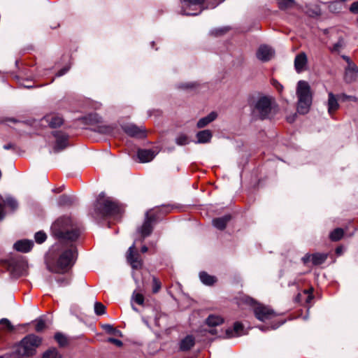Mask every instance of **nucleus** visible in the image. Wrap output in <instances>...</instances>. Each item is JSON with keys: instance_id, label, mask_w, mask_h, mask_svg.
<instances>
[{"instance_id": "obj_15", "label": "nucleus", "mask_w": 358, "mask_h": 358, "mask_svg": "<svg viewBox=\"0 0 358 358\" xmlns=\"http://www.w3.org/2000/svg\"><path fill=\"white\" fill-rule=\"evenodd\" d=\"M43 120L49 124L50 127L55 128L59 127L63 123L62 117L58 114H49L44 117Z\"/></svg>"}, {"instance_id": "obj_17", "label": "nucleus", "mask_w": 358, "mask_h": 358, "mask_svg": "<svg viewBox=\"0 0 358 358\" xmlns=\"http://www.w3.org/2000/svg\"><path fill=\"white\" fill-rule=\"evenodd\" d=\"M327 107L330 115H332L339 108L338 99L332 92L328 94Z\"/></svg>"}, {"instance_id": "obj_13", "label": "nucleus", "mask_w": 358, "mask_h": 358, "mask_svg": "<svg viewBox=\"0 0 358 358\" xmlns=\"http://www.w3.org/2000/svg\"><path fill=\"white\" fill-rule=\"evenodd\" d=\"M308 63V58L305 52L298 54L294 59V68L297 73L306 70Z\"/></svg>"}, {"instance_id": "obj_44", "label": "nucleus", "mask_w": 358, "mask_h": 358, "mask_svg": "<svg viewBox=\"0 0 358 358\" xmlns=\"http://www.w3.org/2000/svg\"><path fill=\"white\" fill-rule=\"evenodd\" d=\"M108 341L109 343L115 344V345H117L118 347H121L122 345V344H123L122 342L120 340H118V339H116V338H109L108 339Z\"/></svg>"}, {"instance_id": "obj_28", "label": "nucleus", "mask_w": 358, "mask_h": 358, "mask_svg": "<svg viewBox=\"0 0 358 358\" xmlns=\"http://www.w3.org/2000/svg\"><path fill=\"white\" fill-rule=\"evenodd\" d=\"M343 230L341 228L334 229L329 235L330 239L333 241L340 240L343 236Z\"/></svg>"}, {"instance_id": "obj_52", "label": "nucleus", "mask_w": 358, "mask_h": 358, "mask_svg": "<svg viewBox=\"0 0 358 358\" xmlns=\"http://www.w3.org/2000/svg\"><path fill=\"white\" fill-rule=\"evenodd\" d=\"M343 247H341V246L338 247V248L336 249V253L338 255H341L343 253Z\"/></svg>"}, {"instance_id": "obj_35", "label": "nucleus", "mask_w": 358, "mask_h": 358, "mask_svg": "<svg viewBox=\"0 0 358 358\" xmlns=\"http://www.w3.org/2000/svg\"><path fill=\"white\" fill-rule=\"evenodd\" d=\"M34 238L36 243H42L46 240L47 236L43 231H38L35 234Z\"/></svg>"}, {"instance_id": "obj_42", "label": "nucleus", "mask_w": 358, "mask_h": 358, "mask_svg": "<svg viewBox=\"0 0 358 358\" xmlns=\"http://www.w3.org/2000/svg\"><path fill=\"white\" fill-rule=\"evenodd\" d=\"M45 327V322L43 320H38L36 324V331L39 332L44 329Z\"/></svg>"}, {"instance_id": "obj_9", "label": "nucleus", "mask_w": 358, "mask_h": 358, "mask_svg": "<svg viewBox=\"0 0 358 358\" xmlns=\"http://www.w3.org/2000/svg\"><path fill=\"white\" fill-rule=\"evenodd\" d=\"M126 257L132 268L139 269L142 267L143 259L138 251L136 250L135 243L129 248Z\"/></svg>"}, {"instance_id": "obj_51", "label": "nucleus", "mask_w": 358, "mask_h": 358, "mask_svg": "<svg viewBox=\"0 0 358 358\" xmlns=\"http://www.w3.org/2000/svg\"><path fill=\"white\" fill-rule=\"evenodd\" d=\"M67 71H68V69L64 68V69H63L60 70V71L57 73V76H63L64 74H65V73H66V72Z\"/></svg>"}, {"instance_id": "obj_36", "label": "nucleus", "mask_w": 358, "mask_h": 358, "mask_svg": "<svg viewBox=\"0 0 358 358\" xmlns=\"http://www.w3.org/2000/svg\"><path fill=\"white\" fill-rule=\"evenodd\" d=\"M102 327L108 334H111L115 335V334H117L120 333L118 330H116L115 329H114L112 325L108 324H103L102 326Z\"/></svg>"}, {"instance_id": "obj_7", "label": "nucleus", "mask_w": 358, "mask_h": 358, "mask_svg": "<svg viewBox=\"0 0 358 358\" xmlns=\"http://www.w3.org/2000/svg\"><path fill=\"white\" fill-rule=\"evenodd\" d=\"M41 343L40 337L34 334H29L21 341L17 352L22 356L32 355Z\"/></svg>"}, {"instance_id": "obj_10", "label": "nucleus", "mask_w": 358, "mask_h": 358, "mask_svg": "<svg viewBox=\"0 0 358 358\" xmlns=\"http://www.w3.org/2000/svg\"><path fill=\"white\" fill-rule=\"evenodd\" d=\"M257 57L262 62H268L271 60L275 55L273 49L268 45H261L257 51Z\"/></svg>"}, {"instance_id": "obj_11", "label": "nucleus", "mask_w": 358, "mask_h": 358, "mask_svg": "<svg viewBox=\"0 0 358 358\" xmlns=\"http://www.w3.org/2000/svg\"><path fill=\"white\" fill-rule=\"evenodd\" d=\"M155 220V217L150 215V213H146V218L139 229V232L141 234L143 238L148 236L152 231V222Z\"/></svg>"}, {"instance_id": "obj_56", "label": "nucleus", "mask_w": 358, "mask_h": 358, "mask_svg": "<svg viewBox=\"0 0 358 358\" xmlns=\"http://www.w3.org/2000/svg\"><path fill=\"white\" fill-rule=\"evenodd\" d=\"M67 199V197H66L64 196H62L61 199H60V202L62 203H65L66 201H64V199Z\"/></svg>"}, {"instance_id": "obj_38", "label": "nucleus", "mask_w": 358, "mask_h": 358, "mask_svg": "<svg viewBox=\"0 0 358 358\" xmlns=\"http://www.w3.org/2000/svg\"><path fill=\"white\" fill-rule=\"evenodd\" d=\"M133 299L138 305H143V301H144L143 296L141 294H139V293H134V295H133Z\"/></svg>"}, {"instance_id": "obj_22", "label": "nucleus", "mask_w": 358, "mask_h": 358, "mask_svg": "<svg viewBox=\"0 0 358 358\" xmlns=\"http://www.w3.org/2000/svg\"><path fill=\"white\" fill-rule=\"evenodd\" d=\"M197 143H206L210 141L212 133L210 130H203L197 133Z\"/></svg>"}, {"instance_id": "obj_46", "label": "nucleus", "mask_w": 358, "mask_h": 358, "mask_svg": "<svg viewBox=\"0 0 358 358\" xmlns=\"http://www.w3.org/2000/svg\"><path fill=\"white\" fill-rule=\"evenodd\" d=\"M340 98L342 101H345V100L355 101L356 100V98L355 96H348L346 94L341 95Z\"/></svg>"}, {"instance_id": "obj_49", "label": "nucleus", "mask_w": 358, "mask_h": 358, "mask_svg": "<svg viewBox=\"0 0 358 358\" xmlns=\"http://www.w3.org/2000/svg\"><path fill=\"white\" fill-rule=\"evenodd\" d=\"M5 216L4 210H3V204L0 203V220H1Z\"/></svg>"}, {"instance_id": "obj_2", "label": "nucleus", "mask_w": 358, "mask_h": 358, "mask_svg": "<svg viewBox=\"0 0 358 358\" xmlns=\"http://www.w3.org/2000/svg\"><path fill=\"white\" fill-rule=\"evenodd\" d=\"M124 210L122 206L113 201L109 197H106L103 193H101L94 205L93 216L96 219L104 218L106 217H119Z\"/></svg>"}, {"instance_id": "obj_34", "label": "nucleus", "mask_w": 358, "mask_h": 358, "mask_svg": "<svg viewBox=\"0 0 358 358\" xmlns=\"http://www.w3.org/2000/svg\"><path fill=\"white\" fill-rule=\"evenodd\" d=\"M176 142L179 145H187L189 143L188 137L185 134H180L176 138Z\"/></svg>"}, {"instance_id": "obj_50", "label": "nucleus", "mask_w": 358, "mask_h": 358, "mask_svg": "<svg viewBox=\"0 0 358 358\" xmlns=\"http://www.w3.org/2000/svg\"><path fill=\"white\" fill-rule=\"evenodd\" d=\"M341 57L348 63V66H350V64H354L348 56L342 55Z\"/></svg>"}, {"instance_id": "obj_19", "label": "nucleus", "mask_w": 358, "mask_h": 358, "mask_svg": "<svg viewBox=\"0 0 358 358\" xmlns=\"http://www.w3.org/2000/svg\"><path fill=\"white\" fill-rule=\"evenodd\" d=\"M124 131L131 136L143 137L144 136V131L135 125H127L124 127Z\"/></svg>"}, {"instance_id": "obj_59", "label": "nucleus", "mask_w": 358, "mask_h": 358, "mask_svg": "<svg viewBox=\"0 0 358 358\" xmlns=\"http://www.w3.org/2000/svg\"><path fill=\"white\" fill-rule=\"evenodd\" d=\"M357 22H358V18H357Z\"/></svg>"}, {"instance_id": "obj_4", "label": "nucleus", "mask_w": 358, "mask_h": 358, "mask_svg": "<svg viewBox=\"0 0 358 358\" xmlns=\"http://www.w3.org/2000/svg\"><path fill=\"white\" fill-rule=\"evenodd\" d=\"M275 106V100L273 96H259L253 101L252 113L262 120L270 118Z\"/></svg>"}, {"instance_id": "obj_57", "label": "nucleus", "mask_w": 358, "mask_h": 358, "mask_svg": "<svg viewBox=\"0 0 358 358\" xmlns=\"http://www.w3.org/2000/svg\"><path fill=\"white\" fill-rule=\"evenodd\" d=\"M312 296H310V295L308 296V300L311 299Z\"/></svg>"}, {"instance_id": "obj_54", "label": "nucleus", "mask_w": 358, "mask_h": 358, "mask_svg": "<svg viewBox=\"0 0 358 358\" xmlns=\"http://www.w3.org/2000/svg\"><path fill=\"white\" fill-rule=\"evenodd\" d=\"M194 87V84L193 83H187L185 85H183L181 86L182 88H191V87Z\"/></svg>"}, {"instance_id": "obj_43", "label": "nucleus", "mask_w": 358, "mask_h": 358, "mask_svg": "<svg viewBox=\"0 0 358 358\" xmlns=\"http://www.w3.org/2000/svg\"><path fill=\"white\" fill-rule=\"evenodd\" d=\"M0 324L5 325L6 328L10 331H12L13 329V327L12 326V324H10V321L8 319H1L0 320Z\"/></svg>"}, {"instance_id": "obj_37", "label": "nucleus", "mask_w": 358, "mask_h": 358, "mask_svg": "<svg viewBox=\"0 0 358 358\" xmlns=\"http://www.w3.org/2000/svg\"><path fill=\"white\" fill-rule=\"evenodd\" d=\"M161 282L156 278L152 279V292L157 293L161 289Z\"/></svg>"}, {"instance_id": "obj_25", "label": "nucleus", "mask_w": 358, "mask_h": 358, "mask_svg": "<svg viewBox=\"0 0 358 358\" xmlns=\"http://www.w3.org/2000/svg\"><path fill=\"white\" fill-rule=\"evenodd\" d=\"M199 278L201 281L206 285H211L215 282V278L208 275L206 272H201L199 273Z\"/></svg>"}, {"instance_id": "obj_60", "label": "nucleus", "mask_w": 358, "mask_h": 358, "mask_svg": "<svg viewBox=\"0 0 358 358\" xmlns=\"http://www.w3.org/2000/svg\"><path fill=\"white\" fill-rule=\"evenodd\" d=\"M0 358H2V357H0Z\"/></svg>"}, {"instance_id": "obj_58", "label": "nucleus", "mask_w": 358, "mask_h": 358, "mask_svg": "<svg viewBox=\"0 0 358 358\" xmlns=\"http://www.w3.org/2000/svg\"><path fill=\"white\" fill-rule=\"evenodd\" d=\"M304 292H305V293H306V294H308V293H309V292H308V291H306H306H304Z\"/></svg>"}, {"instance_id": "obj_30", "label": "nucleus", "mask_w": 358, "mask_h": 358, "mask_svg": "<svg viewBox=\"0 0 358 358\" xmlns=\"http://www.w3.org/2000/svg\"><path fill=\"white\" fill-rule=\"evenodd\" d=\"M278 7L282 9L285 10L287 8H289L292 7L294 4L293 0H276Z\"/></svg>"}, {"instance_id": "obj_1", "label": "nucleus", "mask_w": 358, "mask_h": 358, "mask_svg": "<svg viewBox=\"0 0 358 358\" xmlns=\"http://www.w3.org/2000/svg\"><path fill=\"white\" fill-rule=\"evenodd\" d=\"M76 258V249L73 245L62 250L58 257L55 259H46L48 268L58 273L67 272L74 264Z\"/></svg>"}, {"instance_id": "obj_8", "label": "nucleus", "mask_w": 358, "mask_h": 358, "mask_svg": "<svg viewBox=\"0 0 358 358\" xmlns=\"http://www.w3.org/2000/svg\"><path fill=\"white\" fill-rule=\"evenodd\" d=\"M204 0H182L181 13L186 15H195L202 10Z\"/></svg>"}, {"instance_id": "obj_48", "label": "nucleus", "mask_w": 358, "mask_h": 358, "mask_svg": "<svg viewBox=\"0 0 358 358\" xmlns=\"http://www.w3.org/2000/svg\"><path fill=\"white\" fill-rule=\"evenodd\" d=\"M340 3L338 1H334L332 3H331L330 6H329V8L331 10H336L338 8V6H339Z\"/></svg>"}, {"instance_id": "obj_6", "label": "nucleus", "mask_w": 358, "mask_h": 358, "mask_svg": "<svg viewBox=\"0 0 358 358\" xmlns=\"http://www.w3.org/2000/svg\"><path fill=\"white\" fill-rule=\"evenodd\" d=\"M243 304L249 305L253 308L255 317L259 320L265 321L275 316V312L269 307L257 303L253 299L248 296H244L240 299L238 305L242 306Z\"/></svg>"}, {"instance_id": "obj_55", "label": "nucleus", "mask_w": 358, "mask_h": 358, "mask_svg": "<svg viewBox=\"0 0 358 358\" xmlns=\"http://www.w3.org/2000/svg\"><path fill=\"white\" fill-rule=\"evenodd\" d=\"M148 250V247H147V246H145V245H143V246L141 248V252H143V253L146 252Z\"/></svg>"}, {"instance_id": "obj_23", "label": "nucleus", "mask_w": 358, "mask_h": 358, "mask_svg": "<svg viewBox=\"0 0 358 358\" xmlns=\"http://www.w3.org/2000/svg\"><path fill=\"white\" fill-rule=\"evenodd\" d=\"M194 345V339L192 336H187L180 342V348L182 351L189 350Z\"/></svg>"}, {"instance_id": "obj_21", "label": "nucleus", "mask_w": 358, "mask_h": 358, "mask_svg": "<svg viewBox=\"0 0 358 358\" xmlns=\"http://www.w3.org/2000/svg\"><path fill=\"white\" fill-rule=\"evenodd\" d=\"M231 220V216L227 215L222 217L215 218L213 220V224L218 229L222 230L225 228L227 222Z\"/></svg>"}, {"instance_id": "obj_33", "label": "nucleus", "mask_w": 358, "mask_h": 358, "mask_svg": "<svg viewBox=\"0 0 358 358\" xmlns=\"http://www.w3.org/2000/svg\"><path fill=\"white\" fill-rule=\"evenodd\" d=\"M106 306L100 302H96L94 304V312L97 315H101L105 313Z\"/></svg>"}, {"instance_id": "obj_47", "label": "nucleus", "mask_w": 358, "mask_h": 358, "mask_svg": "<svg viewBox=\"0 0 358 358\" xmlns=\"http://www.w3.org/2000/svg\"><path fill=\"white\" fill-rule=\"evenodd\" d=\"M312 261V255L306 254L303 258L302 261L304 264H307L310 261Z\"/></svg>"}, {"instance_id": "obj_12", "label": "nucleus", "mask_w": 358, "mask_h": 358, "mask_svg": "<svg viewBox=\"0 0 358 358\" xmlns=\"http://www.w3.org/2000/svg\"><path fill=\"white\" fill-rule=\"evenodd\" d=\"M54 136L56 138V143L54 147V150L56 152H59L68 145V136L62 131H55L53 133Z\"/></svg>"}, {"instance_id": "obj_26", "label": "nucleus", "mask_w": 358, "mask_h": 358, "mask_svg": "<svg viewBox=\"0 0 358 358\" xmlns=\"http://www.w3.org/2000/svg\"><path fill=\"white\" fill-rule=\"evenodd\" d=\"M327 255L323 253H315L312 255V262L314 265H320L324 262Z\"/></svg>"}, {"instance_id": "obj_20", "label": "nucleus", "mask_w": 358, "mask_h": 358, "mask_svg": "<svg viewBox=\"0 0 358 358\" xmlns=\"http://www.w3.org/2000/svg\"><path fill=\"white\" fill-rule=\"evenodd\" d=\"M217 117V114L216 112H211L207 116L201 118L197 122L198 128H203L207 126L208 124L214 121Z\"/></svg>"}, {"instance_id": "obj_53", "label": "nucleus", "mask_w": 358, "mask_h": 358, "mask_svg": "<svg viewBox=\"0 0 358 358\" xmlns=\"http://www.w3.org/2000/svg\"><path fill=\"white\" fill-rule=\"evenodd\" d=\"M58 282L61 283V285H67L69 283V281L67 280H65L64 278L59 279Z\"/></svg>"}, {"instance_id": "obj_31", "label": "nucleus", "mask_w": 358, "mask_h": 358, "mask_svg": "<svg viewBox=\"0 0 358 358\" xmlns=\"http://www.w3.org/2000/svg\"><path fill=\"white\" fill-rule=\"evenodd\" d=\"M55 339L61 347H64L68 343L67 338L61 333H57L55 335Z\"/></svg>"}, {"instance_id": "obj_45", "label": "nucleus", "mask_w": 358, "mask_h": 358, "mask_svg": "<svg viewBox=\"0 0 358 358\" xmlns=\"http://www.w3.org/2000/svg\"><path fill=\"white\" fill-rule=\"evenodd\" d=\"M350 10L353 13H358V1H355L351 4Z\"/></svg>"}, {"instance_id": "obj_29", "label": "nucleus", "mask_w": 358, "mask_h": 358, "mask_svg": "<svg viewBox=\"0 0 358 358\" xmlns=\"http://www.w3.org/2000/svg\"><path fill=\"white\" fill-rule=\"evenodd\" d=\"M42 358H62V356L55 348H51L44 352Z\"/></svg>"}, {"instance_id": "obj_3", "label": "nucleus", "mask_w": 358, "mask_h": 358, "mask_svg": "<svg viewBox=\"0 0 358 358\" xmlns=\"http://www.w3.org/2000/svg\"><path fill=\"white\" fill-rule=\"evenodd\" d=\"M52 232L59 238L75 241L79 236L76 223L69 217L59 218L52 226Z\"/></svg>"}, {"instance_id": "obj_24", "label": "nucleus", "mask_w": 358, "mask_h": 358, "mask_svg": "<svg viewBox=\"0 0 358 358\" xmlns=\"http://www.w3.org/2000/svg\"><path fill=\"white\" fill-rule=\"evenodd\" d=\"M224 320L222 317L216 315H210L206 319V323L208 326L215 327L222 324Z\"/></svg>"}, {"instance_id": "obj_32", "label": "nucleus", "mask_w": 358, "mask_h": 358, "mask_svg": "<svg viewBox=\"0 0 358 358\" xmlns=\"http://www.w3.org/2000/svg\"><path fill=\"white\" fill-rule=\"evenodd\" d=\"M3 203L10 207L12 210H15L18 206L17 202L12 197H7L3 200Z\"/></svg>"}, {"instance_id": "obj_40", "label": "nucleus", "mask_w": 358, "mask_h": 358, "mask_svg": "<svg viewBox=\"0 0 358 358\" xmlns=\"http://www.w3.org/2000/svg\"><path fill=\"white\" fill-rule=\"evenodd\" d=\"M243 324L240 322H236L234 325V330L237 336H240L243 331Z\"/></svg>"}, {"instance_id": "obj_39", "label": "nucleus", "mask_w": 358, "mask_h": 358, "mask_svg": "<svg viewBox=\"0 0 358 358\" xmlns=\"http://www.w3.org/2000/svg\"><path fill=\"white\" fill-rule=\"evenodd\" d=\"M271 85L276 89L279 94H282L283 86L275 79L271 80Z\"/></svg>"}, {"instance_id": "obj_14", "label": "nucleus", "mask_w": 358, "mask_h": 358, "mask_svg": "<svg viewBox=\"0 0 358 358\" xmlns=\"http://www.w3.org/2000/svg\"><path fill=\"white\" fill-rule=\"evenodd\" d=\"M358 78V67L355 64L347 66L345 72V80L348 83H352Z\"/></svg>"}, {"instance_id": "obj_41", "label": "nucleus", "mask_w": 358, "mask_h": 358, "mask_svg": "<svg viewBox=\"0 0 358 358\" xmlns=\"http://www.w3.org/2000/svg\"><path fill=\"white\" fill-rule=\"evenodd\" d=\"M227 30L228 29L227 27L215 29L211 31V34L217 36L223 34L224 33L227 32Z\"/></svg>"}, {"instance_id": "obj_5", "label": "nucleus", "mask_w": 358, "mask_h": 358, "mask_svg": "<svg viewBox=\"0 0 358 358\" xmlns=\"http://www.w3.org/2000/svg\"><path fill=\"white\" fill-rule=\"evenodd\" d=\"M296 94L297 96L298 113L303 115L308 113L313 101V94L308 82L304 80L299 81Z\"/></svg>"}, {"instance_id": "obj_27", "label": "nucleus", "mask_w": 358, "mask_h": 358, "mask_svg": "<svg viewBox=\"0 0 358 358\" xmlns=\"http://www.w3.org/2000/svg\"><path fill=\"white\" fill-rule=\"evenodd\" d=\"M345 41L343 38H339L338 41L335 43L332 48H331V51L334 53H340V52L345 47Z\"/></svg>"}, {"instance_id": "obj_16", "label": "nucleus", "mask_w": 358, "mask_h": 358, "mask_svg": "<svg viewBox=\"0 0 358 358\" xmlns=\"http://www.w3.org/2000/svg\"><path fill=\"white\" fill-rule=\"evenodd\" d=\"M34 245V243L30 240H20L14 244V248L22 252H27L31 250Z\"/></svg>"}, {"instance_id": "obj_18", "label": "nucleus", "mask_w": 358, "mask_h": 358, "mask_svg": "<svg viewBox=\"0 0 358 358\" xmlns=\"http://www.w3.org/2000/svg\"><path fill=\"white\" fill-rule=\"evenodd\" d=\"M137 156L141 162L145 163L152 160L155 153L151 150H139Z\"/></svg>"}]
</instances>
